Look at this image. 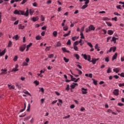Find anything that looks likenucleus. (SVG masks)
Segmentation results:
<instances>
[{"label":"nucleus","instance_id":"bf43d9fd","mask_svg":"<svg viewBox=\"0 0 124 124\" xmlns=\"http://www.w3.org/2000/svg\"><path fill=\"white\" fill-rule=\"evenodd\" d=\"M27 65H28V63H27V62H24L23 63V66H27Z\"/></svg>","mask_w":124,"mask_h":124},{"label":"nucleus","instance_id":"0eeeda50","mask_svg":"<svg viewBox=\"0 0 124 124\" xmlns=\"http://www.w3.org/2000/svg\"><path fill=\"white\" fill-rule=\"evenodd\" d=\"M114 95L117 96L119 94V89H115L113 92Z\"/></svg>","mask_w":124,"mask_h":124},{"label":"nucleus","instance_id":"1a4fd4ad","mask_svg":"<svg viewBox=\"0 0 124 124\" xmlns=\"http://www.w3.org/2000/svg\"><path fill=\"white\" fill-rule=\"evenodd\" d=\"M5 49L1 52V50H0V57H2L4 54H5Z\"/></svg>","mask_w":124,"mask_h":124},{"label":"nucleus","instance_id":"6e6d98bb","mask_svg":"<svg viewBox=\"0 0 124 124\" xmlns=\"http://www.w3.org/2000/svg\"><path fill=\"white\" fill-rule=\"evenodd\" d=\"M119 87H124V83H120L119 84Z\"/></svg>","mask_w":124,"mask_h":124},{"label":"nucleus","instance_id":"5701e85b","mask_svg":"<svg viewBox=\"0 0 124 124\" xmlns=\"http://www.w3.org/2000/svg\"><path fill=\"white\" fill-rule=\"evenodd\" d=\"M13 38L16 39V40H18V39H19V36L18 35H16L14 36Z\"/></svg>","mask_w":124,"mask_h":124},{"label":"nucleus","instance_id":"2f4dec72","mask_svg":"<svg viewBox=\"0 0 124 124\" xmlns=\"http://www.w3.org/2000/svg\"><path fill=\"white\" fill-rule=\"evenodd\" d=\"M73 47L75 51H78V46H73Z\"/></svg>","mask_w":124,"mask_h":124},{"label":"nucleus","instance_id":"7ed1b4c3","mask_svg":"<svg viewBox=\"0 0 124 124\" xmlns=\"http://www.w3.org/2000/svg\"><path fill=\"white\" fill-rule=\"evenodd\" d=\"M81 56H83L85 60L88 61V62L91 61V55H87L86 54H82Z\"/></svg>","mask_w":124,"mask_h":124},{"label":"nucleus","instance_id":"9b49d317","mask_svg":"<svg viewBox=\"0 0 124 124\" xmlns=\"http://www.w3.org/2000/svg\"><path fill=\"white\" fill-rule=\"evenodd\" d=\"M39 18H38V16H36L35 17H33L31 18V20L33 21V22H36V21H38V19Z\"/></svg>","mask_w":124,"mask_h":124},{"label":"nucleus","instance_id":"603ef678","mask_svg":"<svg viewBox=\"0 0 124 124\" xmlns=\"http://www.w3.org/2000/svg\"><path fill=\"white\" fill-rule=\"evenodd\" d=\"M46 3H47V4H50V3H52V1L51 0H48L47 1Z\"/></svg>","mask_w":124,"mask_h":124},{"label":"nucleus","instance_id":"e2e57ef3","mask_svg":"<svg viewBox=\"0 0 124 124\" xmlns=\"http://www.w3.org/2000/svg\"><path fill=\"white\" fill-rule=\"evenodd\" d=\"M76 38H77V37H76V36L73 37L72 38V40H73V41H75Z\"/></svg>","mask_w":124,"mask_h":124},{"label":"nucleus","instance_id":"2eb2a0df","mask_svg":"<svg viewBox=\"0 0 124 124\" xmlns=\"http://www.w3.org/2000/svg\"><path fill=\"white\" fill-rule=\"evenodd\" d=\"M114 33V31L112 30H108V34H109V35H112Z\"/></svg>","mask_w":124,"mask_h":124},{"label":"nucleus","instance_id":"09e8293b","mask_svg":"<svg viewBox=\"0 0 124 124\" xmlns=\"http://www.w3.org/2000/svg\"><path fill=\"white\" fill-rule=\"evenodd\" d=\"M99 47L98 46V44H96L95 46V49L97 50V49H98Z\"/></svg>","mask_w":124,"mask_h":124},{"label":"nucleus","instance_id":"338daca9","mask_svg":"<svg viewBox=\"0 0 124 124\" xmlns=\"http://www.w3.org/2000/svg\"><path fill=\"white\" fill-rule=\"evenodd\" d=\"M105 62H109V58L108 57L106 58Z\"/></svg>","mask_w":124,"mask_h":124},{"label":"nucleus","instance_id":"412c9836","mask_svg":"<svg viewBox=\"0 0 124 124\" xmlns=\"http://www.w3.org/2000/svg\"><path fill=\"white\" fill-rule=\"evenodd\" d=\"M70 32H71V31H69L68 33H66L63 35L64 37H66V36H68L69 34H70Z\"/></svg>","mask_w":124,"mask_h":124},{"label":"nucleus","instance_id":"6ab92c4d","mask_svg":"<svg viewBox=\"0 0 124 124\" xmlns=\"http://www.w3.org/2000/svg\"><path fill=\"white\" fill-rule=\"evenodd\" d=\"M61 46H62V44L61 43V42L60 41L57 42L55 47H61Z\"/></svg>","mask_w":124,"mask_h":124},{"label":"nucleus","instance_id":"3c124183","mask_svg":"<svg viewBox=\"0 0 124 124\" xmlns=\"http://www.w3.org/2000/svg\"><path fill=\"white\" fill-rule=\"evenodd\" d=\"M48 58L49 59H51V58H54V54H50L48 56Z\"/></svg>","mask_w":124,"mask_h":124},{"label":"nucleus","instance_id":"5fc2aeb1","mask_svg":"<svg viewBox=\"0 0 124 124\" xmlns=\"http://www.w3.org/2000/svg\"><path fill=\"white\" fill-rule=\"evenodd\" d=\"M32 5L34 7H36V6H37V3H36V2H34L32 4Z\"/></svg>","mask_w":124,"mask_h":124},{"label":"nucleus","instance_id":"a19ab883","mask_svg":"<svg viewBox=\"0 0 124 124\" xmlns=\"http://www.w3.org/2000/svg\"><path fill=\"white\" fill-rule=\"evenodd\" d=\"M63 31H66L68 30V27L67 26L63 27Z\"/></svg>","mask_w":124,"mask_h":124},{"label":"nucleus","instance_id":"4be33fe9","mask_svg":"<svg viewBox=\"0 0 124 124\" xmlns=\"http://www.w3.org/2000/svg\"><path fill=\"white\" fill-rule=\"evenodd\" d=\"M53 35H54L55 37H57V35H58V32H57V31H53Z\"/></svg>","mask_w":124,"mask_h":124},{"label":"nucleus","instance_id":"aec40b11","mask_svg":"<svg viewBox=\"0 0 124 124\" xmlns=\"http://www.w3.org/2000/svg\"><path fill=\"white\" fill-rule=\"evenodd\" d=\"M74 57L76 58L77 60H79L80 59V56H79V54H74Z\"/></svg>","mask_w":124,"mask_h":124},{"label":"nucleus","instance_id":"a878e982","mask_svg":"<svg viewBox=\"0 0 124 124\" xmlns=\"http://www.w3.org/2000/svg\"><path fill=\"white\" fill-rule=\"evenodd\" d=\"M117 39H118L117 38H116L115 37H113L111 40V41H113L114 43H116V40H117Z\"/></svg>","mask_w":124,"mask_h":124},{"label":"nucleus","instance_id":"79ce46f5","mask_svg":"<svg viewBox=\"0 0 124 124\" xmlns=\"http://www.w3.org/2000/svg\"><path fill=\"white\" fill-rule=\"evenodd\" d=\"M17 60H18V56H16L14 58V62H17Z\"/></svg>","mask_w":124,"mask_h":124},{"label":"nucleus","instance_id":"393cba45","mask_svg":"<svg viewBox=\"0 0 124 124\" xmlns=\"http://www.w3.org/2000/svg\"><path fill=\"white\" fill-rule=\"evenodd\" d=\"M93 81V83L94 84V85H95V86H96V85H97V81L95 80L93 78L92 79Z\"/></svg>","mask_w":124,"mask_h":124},{"label":"nucleus","instance_id":"6e6552de","mask_svg":"<svg viewBox=\"0 0 124 124\" xmlns=\"http://www.w3.org/2000/svg\"><path fill=\"white\" fill-rule=\"evenodd\" d=\"M23 15L24 16H26V17H28V16H29V9H27L25 13V11H23Z\"/></svg>","mask_w":124,"mask_h":124},{"label":"nucleus","instance_id":"b1692460","mask_svg":"<svg viewBox=\"0 0 124 124\" xmlns=\"http://www.w3.org/2000/svg\"><path fill=\"white\" fill-rule=\"evenodd\" d=\"M30 109H31V104H29L27 107V112H30Z\"/></svg>","mask_w":124,"mask_h":124},{"label":"nucleus","instance_id":"de8ad7c7","mask_svg":"<svg viewBox=\"0 0 124 124\" xmlns=\"http://www.w3.org/2000/svg\"><path fill=\"white\" fill-rule=\"evenodd\" d=\"M33 12H34L33 11V10H30V15H32V14H33Z\"/></svg>","mask_w":124,"mask_h":124},{"label":"nucleus","instance_id":"774afa93","mask_svg":"<svg viewBox=\"0 0 124 124\" xmlns=\"http://www.w3.org/2000/svg\"><path fill=\"white\" fill-rule=\"evenodd\" d=\"M120 76L121 77H124V73H122L121 74H120Z\"/></svg>","mask_w":124,"mask_h":124},{"label":"nucleus","instance_id":"f257e3e1","mask_svg":"<svg viewBox=\"0 0 124 124\" xmlns=\"http://www.w3.org/2000/svg\"><path fill=\"white\" fill-rule=\"evenodd\" d=\"M95 30V27H93V25H91L88 28H86L85 31L86 32H89L91 31H94Z\"/></svg>","mask_w":124,"mask_h":124},{"label":"nucleus","instance_id":"39448f33","mask_svg":"<svg viewBox=\"0 0 124 124\" xmlns=\"http://www.w3.org/2000/svg\"><path fill=\"white\" fill-rule=\"evenodd\" d=\"M82 94H87L88 93V89L84 88H81Z\"/></svg>","mask_w":124,"mask_h":124},{"label":"nucleus","instance_id":"680f3d73","mask_svg":"<svg viewBox=\"0 0 124 124\" xmlns=\"http://www.w3.org/2000/svg\"><path fill=\"white\" fill-rule=\"evenodd\" d=\"M116 49H117L116 46L113 47H112V51H113V52H115L116 51Z\"/></svg>","mask_w":124,"mask_h":124},{"label":"nucleus","instance_id":"c9c22d12","mask_svg":"<svg viewBox=\"0 0 124 124\" xmlns=\"http://www.w3.org/2000/svg\"><path fill=\"white\" fill-rule=\"evenodd\" d=\"M106 24L108 27H112V24L111 23L106 22Z\"/></svg>","mask_w":124,"mask_h":124},{"label":"nucleus","instance_id":"37998d69","mask_svg":"<svg viewBox=\"0 0 124 124\" xmlns=\"http://www.w3.org/2000/svg\"><path fill=\"white\" fill-rule=\"evenodd\" d=\"M67 45H71V41L70 40H68L67 42Z\"/></svg>","mask_w":124,"mask_h":124},{"label":"nucleus","instance_id":"4c0bfd02","mask_svg":"<svg viewBox=\"0 0 124 124\" xmlns=\"http://www.w3.org/2000/svg\"><path fill=\"white\" fill-rule=\"evenodd\" d=\"M27 1H28V0H23L21 3V4H25Z\"/></svg>","mask_w":124,"mask_h":124},{"label":"nucleus","instance_id":"0e129e2a","mask_svg":"<svg viewBox=\"0 0 124 124\" xmlns=\"http://www.w3.org/2000/svg\"><path fill=\"white\" fill-rule=\"evenodd\" d=\"M57 102H58V101H57V100H55L53 101L51 103V104H55V103H57Z\"/></svg>","mask_w":124,"mask_h":124},{"label":"nucleus","instance_id":"ea45409f","mask_svg":"<svg viewBox=\"0 0 124 124\" xmlns=\"http://www.w3.org/2000/svg\"><path fill=\"white\" fill-rule=\"evenodd\" d=\"M77 70L78 71V74L79 75H81V74H82V71L81 70H79L78 69H77Z\"/></svg>","mask_w":124,"mask_h":124},{"label":"nucleus","instance_id":"c03bdc74","mask_svg":"<svg viewBox=\"0 0 124 124\" xmlns=\"http://www.w3.org/2000/svg\"><path fill=\"white\" fill-rule=\"evenodd\" d=\"M50 48L51 46H47L46 48V51H50Z\"/></svg>","mask_w":124,"mask_h":124},{"label":"nucleus","instance_id":"052dcab7","mask_svg":"<svg viewBox=\"0 0 124 124\" xmlns=\"http://www.w3.org/2000/svg\"><path fill=\"white\" fill-rule=\"evenodd\" d=\"M65 90H66V91H69V85L68 84V85H67V87L66 88Z\"/></svg>","mask_w":124,"mask_h":124},{"label":"nucleus","instance_id":"69168bd1","mask_svg":"<svg viewBox=\"0 0 124 124\" xmlns=\"http://www.w3.org/2000/svg\"><path fill=\"white\" fill-rule=\"evenodd\" d=\"M118 106H124V104L121 103H118Z\"/></svg>","mask_w":124,"mask_h":124},{"label":"nucleus","instance_id":"f03ea898","mask_svg":"<svg viewBox=\"0 0 124 124\" xmlns=\"http://www.w3.org/2000/svg\"><path fill=\"white\" fill-rule=\"evenodd\" d=\"M14 14L16 15H24V11L21 10H16L14 12Z\"/></svg>","mask_w":124,"mask_h":124},{"label":"nucleus","instance_id":"72a5a7b5","mask_svg":"<svg viewBox=\"0 0 124 124\" xmlns=\"http://www.w3.org/2000/svg\"><path fill=\"white\" fill-rule=\"evenodd\" d=\"M84 1H85L84 3V4H88L90 3V0H83Z\"/></svg>","mask_w":124,"mask_h":124},{"label":"nucleus","instance_id":"8fccbe9b","mask_svg":"<svg viewBox=\"0 0 124 124\" xmlns=\"http://www.w3.org/2000/svg\"><path fill=\"white\" fill-rule=\"evenodd\" d=\"M111 72H112V71L110 69V68H108L107 70V73H111Z\"/></svg>","mask_w":124,"mask_h":124},{"label":"nucleus","instance_id":"dca6fc26","mask_svg":"<svg viewBox=\"0 0 124 124\" xmlns=\"http://www.w3.org/2000/svg\"><path fill=\"white\" fill-rule=\"evenodd\" d=\"M117 57H118V53H115V54L113 56L112 61H114V60H116V59H117Z\"/></svg>","mask_w":124,"mask_h":124},{"label":"nucleus","instance_id":"20e7f679","mask_svg":"<svg viewBox=\"0 0 124 124\" xmlns=\"http://www.w3.org/2000/svg\"><path fill=\"white\" fill-rule=\"evenodd\" d=\"M26 49V45H23L19 47V50L21 52H24Z\"/></svg>","mask_w":124,"mask_h":124},{"label":"nucleus","instance_id":"c756f323","mask_svg":"<svg viewBox=\"0 0 124 124\" xmlns=\"http://www.w3.org/2000/svg\"><path fill=\"white\" fill-rule=\"evenodd\" d=\"M41 20L42 22L44 21L45 20V17H44L43 15L41 16Z\"/></svg>","mask_w":124,"mask_h":124},{"label":"nucleus","instance_id":"a18cd8bd","mask_svg":"<svg viewBox=\"0 0 124 124\" xmlns=\"http://www.w3.org/2000/svg\"><path fill=\"white\" fill-rule=\"evenodd\" d=\"M112 50H113V47H110L109 50L107 52V54H108V53L112 52Z\"/></svg>","mask_w":124,"mask_h":124},{"label":"nucleus","instance_id":"58836bf2","mask_svg":"<svg viewBox=\"0 0 124 124\" xmlns=\"http://www.w3.org/2000/svg\"><path fill=\"white\" fill-rule=\"evenodd\" d=\"M31 118V116H28L27 117L24 118V121H28V120H30Z\"/></svg>","mask_w":124,"mask_h":124},{"label":"nucleus","instance_id":"f3484780","mask_svg":"<svg viewBox=\"0 0 124 124\" xmlns=\"http://www.w3.org/2000/svg\"><path fill=\"white\" fill-rule=\"evenodd\" d=\"M90 62L93 63V64H95L96 61H95V59L92 58V60L90 61Z\"/></svg>","mask_w":124,"mask_h":124},{"label":"nucleus","instance_id":"cd10ccee","mask_svg":"<svg viewBox=\"0 0 124 124\" xmlns=\"http://www.w3.org/2000/svg\"><path fill=\"white\" fill-rule=\"evenodd\" d=\"M40 39H41V36H40L39 35H37V36H36V40H40Z\"/></svg>","mask_w":124,"mask_h":124},{"label":"nucleus","instance_id":"864d4df0","mask_svg":"<svg viewBox=\"0 0 124 124\" xmlns=\"http://www.w3.org/2000/svg\"><path fill=\"white\" fill-rule=\"evenodd\" d=\"M19 24V20H16L14 22V25H18Z\"/></svg>","mask_w":124,"mask_h":124},{"label":"nucleus","instance_id":"49530a36","mask_svg":"<svg viewBox=\"0 0 124 124\" xmlns=\"http://www.w3.org/2000/svg\"><path fill=\"white\" fill-rule=\"evenodd\" d=\"M19 70V69L16 68H14L12 69V71H18Z\"/></svg>","mask_w":124,"mask_h":124},{"label":"nucleus","instance_id":"f8f14e48","mask_svg":"<svg viewBox=\"0 0 124 124\" xmlns=\"http://www.w3.org/2000/svg\"><path fill=\"white\" fill-rule=\"evenodd\" d=\"M18 29L19 30H24L25 29V26H23L22 24H19Z\"/></svg>","mask_w":124,"mask_h":124},{"label":"nucleus","instance_id":"c85d7f7f","mask_svg":"<svg viewBox=\"0 0 124 124\" xmlns=\"http://www.w3.org/2000/svg\"><path fill=\"white\" fill-rule=\"evenodd\" d=\"M63 60L65 62H69V59H66L65 57H63Z\"/></svg>","mask_w":124,"mask_h":124},{"label":"nucleus","instance_id":"ddd939ff","mask_svg":"<svg viewBox=\"0 0 124 124\" xmlns=\"http://www.w3.org/2000/svg\"><path fill=\"white\" fill-rule=\"evenodd\" d=\"M76 86H78V83H73V84H72L71 85V88H72V89H75V87H76Z\"/></svg>","mask_w":124,"mask_h":124},{"label":"nucleus","instance_id":"f704fd0d","mask_svg":"<svg viewBox=\"0 0 124 124\" xmlns=\"http://www.w3.org/2000/svg\"><path fill=\"white\" fill-rule=\"evenodd\" d=\"M79 44V42L78 41H76L74 44H73V46H77V45H78Z\"/></svg>","mask_w":124,"mask_h":124},{"label":"nucleus","instance_id":"4d7b16f0","mask_svg":"<svg viewBox=\"0 0 124 124\" xmlns=\"http://www.w3.org/2000/svg\"><path fill=\"white\" fill-rule=\"evenodd\" d=\"M31 45H32V43H31L29 44V45H27V47L28 48H30L31 47Z\"/></svg>","mask_w":124,"mask_h":124},{"label":"nucleus","instance_id":"e433bc0d","mask_svg":"<svg viewBox=\"0 0 124 124\" xmlns=\"http://www.w3.org/2000/svg\"><path fill=\"white\" fill-rule=\"evenodd\" d=\"M34 83L36 84V86H38L39 85V82H38L37 80L34 81Z\"/></svg>","mask_w":124,"mask_h":124},{"label":"nucleus","instance_id":"423d86ee","mask_svg":"<svg viewBox=\"0 0 124 124\" xmlns=\"http://www.w3.org/2000/svg\"><path fill=\"white\" fill-rule=\"evenodd\" d=\"M1 71H2V72L1 73H0V75H2L3 74H6L7 73V69H2L1 70Z\"/></svg>","mask_w":124,"mask_h":124},{"label":"nucleus","instance_id":"473e14b6","mask_svg":"<svg viewBox=\"0 0 124 124\" xmlns=\"http://www.w3.org/2000/svg\"><path fill=\"white\" fill-rule=\"evenodd\" d=\"M12 45V42L10 41L8 43V47H11V46Z\"/></svg>","mask_w":124,"mask_h":124},{"label":"nucleus","instance_id":"7c9ffc66","mask_svg":"<svg viewBox=\"0 0 124 124\" xmlns=\"http://www.w3.org/2000/svg\"><path fill=\"white\" fill-rule=\"evenodd\" d=\"M87 6H88V5L85 4V5L82 6V7H81V9H85V8H87Z\"/></svg>","mask_w":124,"mask_h":124},{"label":"nucleus","instance_id":"4468645a","mask_svg":"<svg viewBox=\"0 0 124 124\" xmlns=\"http://www.w3.org/2000/svg\"><path fill=\"white\" fill-rule=\"evenodd\" d=\"M8 87L10 88V90H14L15 89V86L14 85H11L10 84H8Z\"/></svg>","mask_w":124,"mask_h":124},{"label":"nucleus","instance_id":"a211bd4d","mask_svg":"<svg viewBox=\"0 0 124 124\" xmlns=\"http://www.w3.org/2000/svg\"><path fill=\"white\" fill-rule=\"evenodd\" d=\"M62 51H63V52H66V53L70 52V51L69 50H66V48H65V47H62Z\"/></svg>","mask_w":124,"mask_h":124},{"label":"nucleus","instance_id":"13d9d810","mask_svg":"<svg viewBox=\"0 0 124 124\" xmlns=\"http://www.w3.org/2000/svg\"><path fill=\"white\" fill-rule=\"evenodd\" d=\"M40 92H42L43 93H44V89L43 88H41L40 89Z\"/></svg>","mask_w":124,"mask_h":124},{"label":"nucleus","instance_id":"bb28decb","mask_svg":"<svg viewBox=\"0 0 124 124\" xmlns=\"http://www.w3.org/2000/svg\"><path fill=\"white\" fill-rule=\"evenodd\" d=\"M87 45H88V46H89V47H90V48H93V47L92 43H91L90 42H87Z\"/></svg>","mask_w":124,"mask_h":124},{"label":"nucleus","instance_id":"9d476101","mask_svg":"<svg viewBox=\"0 0 124 124\" xmlns=\"http://www.w3.org/2000/svg\"><path fill=\"white\" fill-rule=\"evenodd\" d=\"M120 70H121V69H120V68H115L113 69L114 72H116V73H118Z\"/></svg>","mask_w":124,"mask_h":124}]
</instances>
